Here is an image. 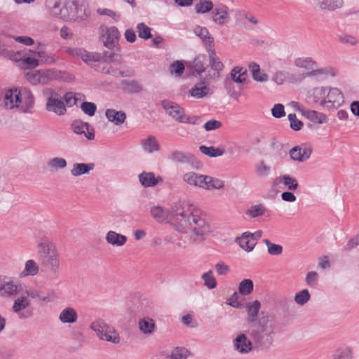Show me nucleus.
<instances>
[{"mask_svg": "<svg viewBox=\"0 0 359 359\" xmlns=\"http://www.w3.org/2000/svg\"><path fill=\"white\" fill-rule=\"evenodd\" d=\"M137 32L138 33V36L140 39H142L144 40H147L150 38H151V28L148 27L146 24L144 22H140L137 25L136 27Z\"/></svg>", "mask_w": 359, "mask_h": 359, "instance_id": "864d4df0", "label": "nucleus"}, {"mask_svg": "<svg viewBox=\"0 0 359 359\" xmlns=\"http://www.w3.org/2000/svg\"><path fill=\"white\" fill-rule=\"evenodd\" d=\"M120 36L121 33L116 27H107L102 34L104 46L109 49H114Z\"/></svg>", "mask_w": 359, "mask_h": 359, "instance_id": "f3484780", "label": "nucleus"}, {"mask_svg": "<svg viewBox=\"0 0 359 359\" xmlns=\"http://www.w3.org/2000/svg\"><path fill=\"white\" fill-rule=\"evenodd\" d=\"M246 69L235 67L231 72V80L238 83H242L246 80Z\"/></svg>", "mask_w": 359, "mask_h": 359, "instance_id": "37998d69", "label": "nucleus"}, {"mask_svg": "<svg viewBox=\"0 0 359 359\" xmlns=\"http://www.w3.org/2000/svg\"><path fill=\"white\" fill-rule=\"evenodd\" d=\"M263 242L266 245L267 252L270 255L278 256L282 254L283 250L282 245L275 244L268 239L264 240Z\"/></svg>", "mask_w": 359, "mask_h": 359, "instance_id": "6e6d98bb", "label": "nucleus"}, {"mask_svg": "<svg viewBox=\"0 0 359 359\" xmlns=\"http://www.w3.org/2000/svg\"><path fill=\"white\" fill-rule=\"evenodd\" d=\"M25 77L32 85H46L53 81H72L74 79L72 75L55 68L29 71Z\"/></svg>", "mask_w": 359, "mask_h": 359, "instance_id": "39448f33", "label": "nucleus"}, {"mask_svg": "<svg viewBox=\"0 0 359 359\" xmlns=\"http://www.w3.org/2000/svg\"><path fill=\"white\" fill-rule=\"evenodd\" d=\"M78 313L76 310L71 306L63 309L58 316L59 320L64 324H74L78 320Z\"/></svg>", "mask_w": 359, "mask_h": 359, "instance_id": "a878e982", "label": "nucleus"}, {"mask_svg": "<svg viewBox=\"0 0 359 359\" xmlns=\"http://www.w3.org/2000/svg\"><path fill=\"white\" fill-rule=\"evenodd\" d=\"M66 52L72 57L81 58L88 65L93 62H99L97 71L106 74H113L106 67V61L102 60L103 56L99 53L88 52L81 48H67Z\"/></svg>", "mask_w": 359, "mask_h": 359, "instance_id": "423d86ee", "label": "nucleus"}, {"mask_svg": "<svg viewBox=\"0 0 359 359\" xmlns=\"http://www.w3.org/2000/svg\"><path fill=\"white\" fill-rule=\"evenodd\" d=\"M312 153L310 145L302 144L295 146L290 151V156L294 161L304 162L308 160Z\"/></svg>", "mask_w": 359, "mask_h": 359, "instance_id": "6ab92c4d", "label": "nucleus"}, {"mask_svg": "<svg viewBox=\"0 0 359 359\" xmlns=\"http://www.w3.org/2000/svg\"><path fill=\"white\" fill-rule=\"evenodd\" d=\"M209 62L212 73H209V79L211 80H217L221 76V72L224 68L223 63L216 55L215 48L208 52Z\"/></svg>", "mask_w": 359, "mask_h": 359, "instance_id": "a211bd4d", "label": "nucleus"}, {"mask_svg": "<svg viewBox=\"0 0 359 359\" xmlns=\"http://www.w3.org/2000/svg\"><path fill=\"white\" fill-rule=\"evenodd\" d=\"M48 167L52 170L64 169L67 165V161L61 157H54L49 160Z\"/></svg>", "mask_w": 359, "mask_h": 359, "instance_id": "5fc2aeb1", "label": "nucleus"}, {"mask_svg": "<svg viewBox=\"0 0 359 359\" xmlns=\"http://www.w3.org/2000/svg\"><path fill=\"white\" fill-rule=\"evenodd\" d=\"M260 308L261 304L258 300L254 301L252 304H247V321L249 325L259 320L260 316H258V314Z\"/></svg>", "mask_w": 359, "mask_h": 359, "instance_id": "c85d7f7f", "label": "nucleus"}, {"mask_svg": "<svg viewBox=\"0 0 359 359\" xmlns=\"http://www.w3.org/2000/svg\"><path fill=\"white\" fill-rule=\"evenodd\" d=\"M105 116L109 121L116 126L121 125L126 119V114L123 111H116L114 109H108L105 111Z\"/></svg>", "mask_w": 359, "mask_h": 359, "instance_id": "f704fd0d", "label": "nucleus"}, {"mask_svg": "<svg viewBox=\"0 0 359 359\" xmlns=\"http://www.w3.org/2000/svg\"><path fill=\"white\" fill-rule=\"evenodd\" d=\"M232 343L234 350L241 354H248L253 350V341L248 337L246 333H238Z\"/></svg>", "mask_w": 359, "mask_h": 359, "instance_id": "4468645a", "label": "nucleus"}, {"mask_svg": "<svg viewBox=\"0 0 359 359\" xmlns=\"http://www.w3.org/2000/svg\"><path fill=\"white\" fill-rule=\"evenodd\" d=\"M138 178L144 187H154L163 182V178L161 176L156 177L152 172H142L138 175Z\"/></svg>", "mask_w": 359, "mask_h": 359, "instance_id": "b1692460", "label": "nucleus"}, {"mask_svg": "<svg viewBox=\"0 0 359 359\" xmlns=\"http://www.w3.org/2000/svg\"><path fill=\"white\" fill-rule=\"evenodd\" d=\"M12 311L21 320L32 318L34 316V308L31 299L25 294L18 296L13 301Z\"/></svg>", "mask_w": 359, "mask_h": 359, "instance_id": "9d476101", "label": "nucleus"}, {"mask_svg": "<svg viewBox=\"0 0 359 359\" xmlns=\"http://www.w3.org/2000/svg\"><path fill=\"white\" fill-rule=\"evenodd\" d=\"M20 285L15 284L13 280H4L0 284V294L2 297H15L19 294Z\"/></svg>", "mask_w": 359, "mask_h": 359, "instance_id": "393cba45", "label": "nucleus"}, {"mask_svg": "<svg viewBox=\"0 0 359 359\" xmlns=\"http://www.w3.org/2000/svg\"><path fill=\"white\" fill-rule=\"evenodd\" d=\"M72 129L76 134H83L88 140H91L95 137L94 129L88 123L76 120L72 123Z\"/></svg>", "mask_w": 359, "mask_h": 359, "instance_id": "5701e85b", "label": "nucleus"}, {"mask_svg": "<svg viewBox=\"0 0 359 359\" xmlns=\"http://www.w3.org/2000/svg\"><path fill=\"white\" fill-rule=\"evenodd\" d=\"M325 106L327 109H336L344 102V97L342 92L335 87L325 86Z\"/></svg>", "mask_w": 359, "mask_h": 359, "instance_id": "9b49d317", "label": "nucleus"}, {"mask_svg": "<svg viewBox=\"0 0 359 359\" xmlns=\"http://www.w3.org/2000/svg\"><path fill=\"white\" fill-rule=\"evenodd\" d=\"M81 110L87 115L93 116L97 109V106L93 102H83L81 106Z\"/></svg>", "mask_w": 359, "mask_h": 359, "instance_id": "e2e57ef3", "label": "nucleus"}, {"mask_svg": "<svg viewBox=\"0 0 359 359\" xmlns=\"http://www.w3.org/2000/svg\"><path fill=\"white\" fill-rule=\"evenodd\" d=\"M276 182L277 184H283L290 191H294L298 187L297 180L288 175L276 177Z\"/></svg>", "mask_w": 359, "mask_h": 359, "instance_id": "ea45409f", "label": "nucleus"}, {"mask_svg": "<svg viewBox=\"0 0 359 359\" xmlns=\"http://www.w3.org/2000/svg\"><path fill=\"white\" fill-rule=\"evenodd\" d=\"M343 4V0H323L318 4V6L322 10L334 11L342 7Z\"/></svg>", "mask_w": 359, "mask_h": 359, "instance_id": "a18cd8bd", "label": "nucleus"}, {"mask_svg": "<svg viewBox=\"0 0 359 359\" xmlns=\"http://www.w3.org/2000/svg\"><path fill=\"white\" fill-rule=\"evenodd\" d=\"M189 96L195 99H202L212 94L210 85L205 81H201L196 83L189 90Z\"/></svg>", "mask_w": 359, "mask_h": 359, "instance_id": "aec40b11", "label": "nucleus"}, {"mask_svg": "<svg viewBox=\"0 0 359 359\" xmlns=\"http://www.w3.org/2000/svg\"><path fill=\"white\" fill-rule=\"evenodd\" d=\"M105 239L108 244L116 247L123 246L128 241L126 236L112 230H110L107 233Z\"/></svg>", "mask_w": 359, "mask_h": 359, "instance_id": "c756f323", "label": "nucleus"}, {"mask_svg": "<svg viewBox=\"0 0 359 359\" xmlns=\"http://www.w3.org/2000/svg\"><path fill=\"white\" fill-rule=\"evenodd\" d=\"M338 75V71L332 66H327L323 68L312 69L302 75V79L305 77H314L318 79H325L328 77H335Z\"/></svg>", "mask_w": 359, "mask_h": 359, "instance_id": "412c9836", "label": "nucleus"}, {"mask_svg": "<svg viewBox=\"0 0 359 359\" xmlns=\"http://www.w3.org/2000/svg\"><path fill=\"white\" fill-rule=\"evenodd\" d=\"M203 187L205 190L222 189L224 187V182L216 177L205 175L203 177Z\"/></svg>", "mask_w": 359, "mask_h": 359, "instance_id": "473e14b6", "label": "nucleus"}, {"mask_svg": "<svg viewBox=\"0 0 359 359\" xmlns=\"http://www.w3.org/2000/svg\"><path fill=\"white\" fill-rule=\"evenodd\" d=\"M143 149L148 153L158 151L160 149L159 144L155 137L149 136L147 139L142 141Z\"/></svg>", "mask_w": 359, "mask_h": 359, "instance_id": "a19ab883", "label": "nucleus"}, {"mask_svg": "<svg viewBox=\"0 0 359 359\" xmlns=\"http://www.w3.org/2000/svg\"><path fill=\"white\" fill-rule=\"evenodd\" d=\"M277 325V321L273 316L262 313L257 322L248 325L247 334L257 346L267 347L273 341Z\"/></svg>", "mask_w": 359, "mask_h": 359, "instance_id": "f03ea898", "label": "nucleus"}, {"mask_svg": "<svg viewBox=\"0 0 359 359\" xmlns=\"http://www.w3.org/2000/svg\"><path fill=\"white\" fill-rule=\"evenodd\" d=\"M213 8V4L208 0L201 1L195 6V10L197 13H205L210 11Z\"/></svg>", "mask_w": 359, "mask_h": 359, "instance_id": "052dcab7", "label": "nucleus"}, {"mask_svg": "<svg viewBox=\"0 0 359 359\" xmlns=\"http://www.w3.org/2000/svg\"><path fill=\"white\" fill-rule=\"evenodd\" d=\"M311 299V294L307 289H304L294 295V300L299 306H304Z\"/></svg>", "mask_w": 359, "mask_h": 359, "instance_id": "4d7b16f0", "label": "nucleus"}, {"mask_svg": "<svg viewBox=\"0 0 359 359\" xmlns=\"http://www.w3.org/2000/svg\"><path fill=\"white\" fill-rule=\"evenodd\" d=\"M205 60L204 55H198L191 62V69L194 72L201 74L205 72L203 62Z\"/></svg>", "mask_w": 359, "mask_h": 359, "instance_id": "bf43d9fd", "label": "nucleus"}, {"mask_svg": "<svg viewBox=\"0 0 359 359\" xmlns=\"http://www.w3.org/2000/svg\"><path fill=\"white\" fill-rule=\"evenodd\" d=\"M199 151L202 154H203L209 157L221 156L224 153L223 150H222L219 148H215L214 147H206L204 145L199 147Z\"/></svg>", "mask_w": 359, "mask_h": 359, "instance_id": "3c124183", "label": "nucleus"}, {"mask_svg": "<svg viewBox=\"0 0 359 359\" xmlns=\"http://www.w3.org/2000/svg\"><path fill=\"white\" fill-rule=\"evenodd\" d=\"M172 213L175 216V229L182 233H191L194 241L201 243L211 231L203 212L187 201L175 203Z\"/></svg>", "mask_w": 359, "mask_h": 359, "instance_id": "f257e3e1", "label": "nucleus"}, {"mask_svg": "<svg viewBox=\"0 0 359 359\" xmlns=\"http://www.w3.org/2000/svg\"><path fill=\"white\" fill-rule=\"evenodd\" d=\"M203 176L204 175H200L194 172H188L183 175L182 180L189 186L201 188Z\"/></svg>", "mask_w": 359, "mask_h": 359, "instance_id": "72a5a7b5", "label": "nucleus"}, {"mask_svg": "<svg viewBox=\"0 0 359 359\" xmlns=\"http://www.w3.org/2000/svg\"><path fill=\"white\" fill-rule=\"evenodd\" d=\"M319 278L318 273L316 271H310L309 272L305 278V281L307 285L310 287L315 286L316 282L318 281Z\"/></svg>", "mask_w": 359, "mask_h": 359, "instance_id": "774afa93", "label": "nucleus"}, {"mask_svg": "<svg viewBox=\"0 0 359 359\" xmlns=\"http://www.w3.org/2000/svg\"><path fill=\"white\" fill-rule=\"evenodd\" d=\"M8 36L12 37L16 42L22 43L23 45L27 46H30L34 43V39L28 36H12L11 35H8Z\"/></svg>", "mask_w": 359, "mask_h": 359, "instance_id": "69168bd1", "label": "nucleus"}, {"mask_svg": "<svg viewBox=\"0 0 359 359\" xmlns=\"http://www.w3.org/2000/svg\"><path fill=\"white\" fill-rule=\"evenodd\" d=\"M271 172V168L264 161H261L255 165V173L259 177H266Z\"/></svg>", "mask_w": 359, "mask_h": 359, "instance_id": "680f3d73", "label": "nucleus"}, {"mask_svg": "<svg viewBox=\"0 0 359 359\" xmlns=\"http://www.w3.org/2000/svg\"><path fill=\"white\" fill-rule=\"evenodd\" d=\"M39 266L33 259H29L25 262V268L20 273V277L34 276L38 274Z\"/></svg>", "mask_w": 359, "mask_h": 359, "instance_id": "58836bf2", "label": "nucleus"}, {"mask_svg": "<svg viewBox=\"0 0 359 359\" xmlns=\"http://www.w3.org/2000/svg\"><path fill=\"white\" fill-rule=\"evenodd\" d=\"M36 252L40 262L59 254L55 244L46 238L40 239L37 242Z\"/></svg>", "mask_w": 359, "mask_h": 359, "instance_id": "ddd939ff", "label": "nucleus"}, {"mask_svg": "<svg viewBox=\"0 0 359 359\" xmlns=\"http://www.w3.org/2000/svg\"><path fill=\"white\" fill-rule=\"evenodd\" d=\"M169 158L172 161L180 163H193L195 160L194 156L191 153L180 151H172Z\"/></svg>", "mask_w": 359, "mask_h": 359, "instance_id": "e433bc0d", "label": "nucleus"}, {"mask_svg": "<svg viewBox=\"0 0 359 359\" xmlns=\"http://www.w3.org/2000/svg\"><path fill=\"white\" fill-rule=\"evenodd\" d=\"M138 327L141 332L148 335L154 332L156 324L152 318L145 317L139 320Z\"/></svg>", "mask_w": 359, "mask_h": 359, "instance_id": "4c0bfd02", "label": "nucleus"}, {"mask_svg": "<svg viewBox=\"0 0 359 359\" xmlns=\"http://www.w3.org/2000/svg\"><path fill=\"white\" fill-rule=\"evenodd\" d=\"M194 32L202 40L207 52L215 48L214 38L206 27L196 26L194 29Z\"/></svg>", "mask_w": 359, "mask_h": 359, "instance_id": "4be33fe9", "label": "nucleus"}, {"mask_svg": "<svg viewBox=\"0 0 359 359\" xmlns=\"http://www.w3.org/2000/svg\"><path fill=\"white\" fill-rule=\"evenodd\" d=\"M301 112L304 116L315 123H325L328 120L325 114L315 110L302 109Z\"/></svg>", "mask_w": 359, "mask_h": 359, "instance_id": "2f4dec72", "label": "nucleus"}, {"mask_svg": "<svg viewBox=\"0 0 359 359\" xmlns=\"http://www.w3.org/2000/svg\"><path fill=\"white\" fill-rule=\"evenodd\" d=\"M123 85L125 90L129 93H137L142 90V85L135 80L124 81Z\"/></svg>", "mask_w": 359, "mask_h": 359, "instance_id": "603ef678", "label": "nucleus"}, {"mask_svg": "<svg viewBox=\"0 0 359 359\" xmlns=\"http://www.w3.org/2000/svg\"><path fill=\"white\" fill-rule=\"evenodd\" d=\"M325 86L314 87L308 90L306 97V102L311 106H325Z\"/></svg>", "mask_w": 359, "mask_h": 359, "instance_id": "2eb2a0df", "label": "nucleus"}, {"mask_svg": "<svg viewBox=\"0 0 359 359\" xmlns=\"http://www.w3.org/2000/svg\"><path fill=\"white\" fill-rule=\"evenodd\" d=\"M162 107L166 113L180 123L196 125L198 123V118L196 116H189L184 113V109L178 104L169 101L163 100L161 102Z\"/></svg>", "mask_w": 359, "mask_h": 359, "instance_id": "6e6552de", "label": "nucleus"}, {"mask_svg": "<svg viewBox=\"0 0 359 359\" xmlns=\"http://www.w3.org/2000/svg\"><path fill=\"white\" fill-rule=\"evenodd\" d=\"M236 242L245 251L251 252L256 245V241L248 234V232H244L241 237L236 238Z\"/></svg>", "mask_w": 359, "mask_h": 359, "instance_id": "c9c22d12", "label": "nucleus"}, {"mask_svg": "<svg viewBox=\"0 0 359 359\" xmlns=\"http://www.w3.org/2000/svg\"><path fill=\"white\" fill-rule=\"evenodd\" d=\"M90 328L96 333L100 340L107 341L114 344H118L121 341L119 334L115 328L101 318L93 321Z\"/></svg>", "mask_w": 359, "mask_h": 359, "instance_id": "0eeeda50", "label": "nucleus"}, {"mask_svg": "<svg viewBox=\"0 0 359 359\" xmlns=\"http://www.w3.org/2000/svg\"><path fill=\"white\" fill-rule=\"evenodd\" d=\"M36 54L37 55V59L39 60V64L44 63L47 65H52L55 63L58 60L54 54L47 53L43 50L36 51Z\"/></svg>", "mask_w": 359, "mask_h": 359, "instance_id": "49530a36", "label": "nucleus"}, {"mask_svg": "<svg viewBox=\"0 0 359 359\" xmlns=\"http://www.w3.org/2000/svg\"><path fill=\"white\" fill-rule=\"evenodd\" d=\"M20 62L24 68H35L39 65V60L37 59L36 50H29L25 51L20 59Z\"/></svg>", "mask_w": 359, "mask_h": 359, "instance_id": "7c9ffc66", "label": "nucleus"}, {"mask_svg": "<svg viewBox=\"0 0 359 359\" xmlns=\"http://www.w3.org/2000/svg\"><path fill=\"white\" fill-rule=\"evenodd\" d=\"M95 168L93 163H74L72 165V168L70 170V174L74 177H78L82 175H88Z\"/></svg>", "mask_w": 359, "mask_h": 359, "instance_id": "bb28decb", "label": "nucleus"}, {"mask_svg": "<svg viewBox=\"0 0 359 359\" xmlns=\"http://www.w3.org/2000/svg\"><path fill=\"white\" fill-rule=\"evenodd\" d=\"M202 280L204 281V285L208 289H214L217 286V281L213 276V271L209 270L204 273L201 276Z\"/></svg>", "mask_w": 359, "mask_h": 359, "instance_id": "13d9d810", "label": "nucleus"}, {"mask_svg": "<svg viewBox=\"0 0 359 359\" xmlns=\"http://www.w3.org/2000/svg\"><path fill=\"white\" fill-rule=\"evenodd\" d=\"M175 203L171 205L169 209H164L160 205H156L151 208V215L158 222H165L168 219H171L175 226V216L172 213V208Z\"/></svg>", "mask_w": 359, "mask_h": 359, "instance_id": "dca6fc26", "label": "nucleus"}, {"mask_svg": "<svg viewBox=\"0 0 359 359\" xmlns=\"http://www.w3.org/2000/svg\"><path fill=\"white\" fill-rule=\"evenodd\" d=\"M188 351L182 348H175L164 354L165 359H187Z\"/></svg>", "mask_w": 359, "mask_h": 359, "instance_id": "de8ad7c7", "label": "nucleus"}, {"mask_svg": "<svg viewBox=\"0 0 359 359\" xmlns=\"http://www.w3.org/2000/svg\"><path fill=\"white\" fill-rule=\"evenodd\" d=\"M227 11L224 8H216L212 11V20L219 25H223L227 18Z\"/></svg>", "mask_w": 359, "mask_h": 359, "instance_id": "09e8293b", "label": "nucleus"}, {"mask_svg": "<svg viewBox=\"0 0 359 359\" xmlns=\"http://www.w3.org/2000/svg\"><path fill=\"white\" fill-rule=\"evenodd\" d=\"M41 265L45 268L47 271L48 278L54 280L58 278L60 274V264L59 254L52 255L44 260L40 262Z\"/></svg>", "mask_w": 359, "mask_h": 359, "instance_id": "f8f14e48", "label": "nucleus"}, {"mask_svg": "<svg viewBox=\"0 0 359 359\" xmlns=\"http://www.w3.org/2000/svg\"><path fill=\"white\" fill-rule=\"evenodd\" d=\"M294 65L299 67L306 69H313L316 67L317 63L310 57H298L294 60Z\"/></svg>", "mask_w": 359, "mask_h": 359, "instance_id": "c03bdc74", "label": "nucleus"}, {"mask_svg": "<svg viewBox=\"0 0 359 359\" xmlns=\"http://www.w3.org/2000/svg\"><path fill=\"white\" fill-rule=\"evenodd\" d=\"M253 282L250 279L243 280L238 285V292L241 294L246 296L253 292Z\"/></svg>", "mask_w": 359, "mask_h": 359, "instance_id": "8fccbe9b", "label": "nucleus"}, {"mask_svg": "<svg viewBox=\"0 0 359 359\" xmlns=\"http://www.w3.org/2000/svg\"><path fill=\"white\" fill-rule=\"evenodd\" d=\"M353 353L351 347L346 345H339L333 350L331 359H353Z\"/></svg>", "mask_w": 359, "mask_h": 359, "instance_id": "cd10ccee", "label": "nucleus"}, {"mask_svg": "<svg viewBox=\"0 0 359 359\" xmlns=\"http://www.w3.org/2000/svg\"><path fill=\"white\" fill-rule=\"evenodd\" d=\"M267 209L264 204L258 203L251 205L247 210L246 215L250 218H256L265 215Z\"/></svg>", "mask_w": 359, "mask_h": 359, "instance_id": "79ce46f5", "label": "nucleus"}, {"mask_svg": "<svg viewBox=\"0 0 359 359\" xmlns=\"http://www.w3.org/2000/svg\"><path fill=\"white\" fill-rule=\"evenodd\" d=\"M273 117L280 118L285 115V107L282 104H276L271 109Z\"/></svg>", "mask_w": 359, "mask_h": 359, "instance_id": "338daca9", "label": "nucleus"}, {"mask_svg": "<svg viewBox=\"0 0 359 359\" xmlns=\"http://www.w3.org/2000/svg\"><path fill=\"white\" fill-rule=\"evenodd\" d=\"M43 94L46 99V109L48 111L53 112L57 115H64L66 111V106L61 95L50 88L43 90Z\"/></svg>", "mask_w": 359, "mask_h": 359, "instance_id": "1a4fd4ad", "label": "nucleus"}, {"mask_svg": "<svg viewBox=\"0 0 359 359\" xmlns=\"http://www.w3.org/2000/svg\"><path fill=\"white\" fill-rule=\"evenodd\" d=\"M3 104L8 110L31 114L34 106V97L27 88H11L5 93Z\"/></svg>", "mask_w": 359, "mask_h": 359, "instance_id": "7ed1b4c3", "label": "nucleus"}, {"mask_svg": "<svg viewBox=\"0 0 359 359\" xmlns=\"http://www.w3.org/2000/svg\"><path fill=\"white\" fill-rule=\"evenodd\" d=\"M46 6L50 15L65 21L75 20L80 9L76 0H46Z\"/></svg>", "mask_w": 359, "mask_h": 359, "instance_id": "20e7f679", "label": "nucleus"}, {"mask_svg": "<svg viewBox=\"0 0 359 359\" xmlns=\"http://www.w3.org/2000/svg\"><path fill=\"white\" fill-rule=\"evenodd\" d=\"M288 120L290 121V128L295 131L301 130L303 126V123L297 118L295 114H290L288 115Z\"/></svg>", "mask_w": 359, "mask_h": 359, "instance_id": "0e129e2a", "label": "nucleus"}]
</instances>
